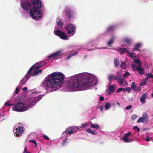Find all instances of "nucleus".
<instances>
[{
  "mask_svg": "<svg viewBox=\"0 0 153 153\" xmlns=\"http://www.w3.org/2000/svg\"><path fill=\"white\" fill-rule=\"evenodd\" d=\"M31 2L33 7L32 8L40 9L41 8L40 0H31Z\"/></svg>",
  "mask_w": 153,
  "mask_h": 153,
  "instance_id": "obj_9",
  "label": "nucleus"
},
{
  "mask_svg": "<svg viewBox=\"0 0 153 153\" xmlns=\"http://www.w3.org/2000/svg\"><path fill=\"white\" fill-rule=\"evenodd\" d=\"M87 132L90 133V134L92 135H96L97 134V132H94L92 131L91 129L90 128H88L87 129Z\"/></svg>",
  "mask_w": 153,
  "mask_h": 153,
  "instance_id": "obj_28",
  "label": "nucleus"
},
{
  "mask_svg": "<svg viewBox=\"0 0 153 153\" xmlns=\"http://www.w3.org/2000/svg\"><path fill=\"white\" fill-rule=\"evenodd\" d=\"M39 9L31 8L30 11V15L31 17L35 20H37L42 18V14Z\"/></svg>",
  "mask_w": 153,
  "mask_h": 153,
  "instance_id": "obj_5",
  "label": "nucleus"
},
{
  "mask_svg": "<svg viewBox=\"0 0 153 153\" xmlns=\"http://www.w3.org/2000/svg\"><path fill=\"white\" fill-rule=\"evenodd\" d=\"M146 84V83H144L142 82H140L139 84V86H143Z\"/></svg>",
  "mask_w": 153,
  "mask_h": 153,
  "instance_id": "obj_52",
  "label": "nucleus"
},
{
  "mask_svg": "<svg viewBox=\"0 0 153 153\" xmlns=\"http://www.w3.org/2000/svg\"><path fill=\"white\" fill-rule=\"evenodd\" d=\"M143 80L145 81H147L148 80V77L145 78H144V79H143Z\"/></svg>",
  "mask_w": 153,
  "mask_h": 153,
  "instance_id": "obj_57",
  "label": "nucleus"
},
{
  "mask_svg": "<svg viewBox=\"0 0 153 153\" xmlns=\"http://www.w3.org/2000/svg\"><path fill=\"white\" fill-rule=\"evenodd\" d=\"M146 76H147L148 78L153 79V75L149 73H146L145 74Z\"/></svg>",
  "mask_w": 153,
  "mask_h": 153,
  "instance_id": "obj_38",
  "label": "nucleus"
},
{
  "mask_svg": "<svg viewBox=\"0 0 153 153\" xmlns=\"http://www.w3.org/2000/svg\"><path fill=\"white\" fill-rule=\"evenodd\" d=\"M65 76L60 72H54L47 76L43 87L49 92L53 91L52 89L61 86L64 82Z\"/></svg>",
  "mask_w": 153,
  "mask_h": 153,
  "instance_id": "obj_2",
  "label": "nucleus"
},
{
  "mask_svg": "<svg viewBox=\"0 0 153 153\" xmlns=\"http://www.w3.org/2000/svg\"><path fill=\"white\" fill-rule=\"evenodd\" d=\"M90 126L91 128L94 129H98L99 128V126L97 124H92Z\"/></svg>",
  "mask_w": 153,
  "mask_h": 153,
  "instance_id": "obj_29",
  "label": "nucleus"
},
{
  "mask_svg": "<svg viewBox=\"0 0 153 153\" xmlns=\"http://www.w3.org/2000/svg\"><path fill=\"white\" fill-rule=\"evenodd\" d=\"M134 63L137 64L139 66H141V62L138 59H136L134 60Z\"/></svg>",
  "mask_w": 153,
  "mask_h": 153,
  "instance_id": "obj_34",
  "label": "nucleus"
},
{
  "mask_svg": "<svg viewBox=\"0 0 153 153\" xmlns=\"http://www.w3.org/2000/svg\"><path fill=\"white\" fill-rule=\"evenodd\" d=\"M69 88L72 91L88 89L93 86V82L90 78L87 76H82L77 79L70 78L68 81Z\"/></svg>",
  "mask_w": 153,
  "mask_h": 153,
  "instance_id": "obj_1",
  "label": "nucleus"
},
{
  "mask_svg": "<svg viewBox=\"0 0 153 153\" xmlns=\"http://www.w3.org/2000/svg\"><path fill=\"white\" fill-rule=\"evenodd\" d=\"M24 131V129L23 127H19L16 129V132L14 133V135L16 137H20L23 133Z\"/></svg>",
  "mask_w": 153,
  "mask_h": 153,
  "instance_id": "obj_14",
  "label": "nucleus"
},
{
  "mask_svg": "<svg viewBox=\"0 0 153 153\" xmlns=\"http://www.w3.org/2000/svg\"><path fill=\"white\" fill-rule=\"evenodd\" d=\"M104 97H103L102 96H100V100L101 101H102L104 100Z\"/></svg>",
  "mask_w": 153,
  "mask_h": 153,
  "instance_id": "obj_51",
  "label": "nucleus"
},
{
  "mask_svg": "<svg viewBox=\"0 0 153 153\" xmlns=\"http://www.w3.org/2000/svg\"><path fill=\"white\" fill-rule=\"evenodd\" d=\"M76 127V130H77L79 129V128L78 127V126H77L76 127Z\"/></svg>",
  "mask_w": 153,
  "mask_h": 153,
  "instance_id": "obj_60",
  "label": "nucleus"
},
{
  "mask_svg": "<svg viewBox=\"0 0 153 153\" xmlns=\"http://www.w3.org/2000/svg\"><path fill=\"white\" fill-rule=\"evenodd\" d=\"M76 131L75 127L72 126L66 129L65 132L68 135H71L74 133H76Z\"/></svg>",
  "mask_w": 153,
  "mask_h": 153,
  "instance_id": "obj_11",
  "label": "nucleus"
},
{
  "mask_svg": "<svg viewBox=\"0 0 153 153\" xmlns=\"http://www.w3.org/2000/svg\"><path fill=\"white\" fill-rule=\"evenodd\" d=\"M137 117V116L136 114L133 115L132 116H131V119H132L133 120H135Z\"/></svg>",
  "mask_w": 153,
  "mask_h": 153,
  "instance_id": "obj_42",
  "label": "nucleus"
},
{
  "mask_svg": "<svg viewBox=\"0 0 153 153\" xmlns=\"http://www.w3.org/2000/svg\"><path fill=\"white\" fill-rule=\"evenodd\" d=\"M136 71H137L139 74L140 75H142L144 74L145 73V70L142 68L140 69H138Z\"/></svg>",
  "mask_w": 153,
  "mask_h": 153,
  "instance_id": "obj_26",
  "label": "nucleus"
},
{
  "mask_svg": "<svg viewBox=\"0 0 153 153\" xmlns=\"http://www.w3.org/2000/svg\"><path fill=\"white\" fill-rule=\"evenodd\" d=\"M111 106V105L109 103H106L105 104V108L106 110H107Z\"/></svg>",
  "mask_w": 153,
  "mask_h": 153,
  "instance_id": "obj_37",
  "label": "nucleus"
},
{
  "mask_svg": "<svg viewBox=\"0 0 153 153\" xmlns=\"http://www.w3.org/2000/svg\"><path fill=\"white\" fill-rule=\"evenodd\" d=\"M122 91H123V88H120L117 90V93H119Z\"/></svg>",
  "mask_w": 153,
  "mask_h": 153,
  "instance_id": "obj_49",
  "label": "nucleus"
},
{
  "mask_svg": "<svg viewBox=\"0 0 153 153\" xmlns=\"http://www.w3.org/2000/svg\"><path fill=\"white\" fill-rule=\"evenodd\" d=\"M114 64L115 67L117 68L119 67L120 63H119V60L117 58H115L114 60Z\"/></svg>",
  "mask_w": 153,
  "mask_h": 153,
  "instance_id": "obj_21",
  "label": "nucleus"
},
{
  "mask_svg": "<svg viewBox=\"0 0 153 153\" xmlns=\"http://www.w3.org/2000/svg\"><path fill=\"white\" fill-rule=\"evenodd\" d=\"M65 11H66V13L68 15V17L70 18L73 16L72 12H71V10L68 8H65Z\"/></svg>",
  "mask_w": 153,
  "mask_h": 153,
  "instance_id": "obj_16",
  "label": "nucleus"
},
{
  "mask_svg": "<svg viewBox=\"0 0 153 153\" xmlns=\"http://www.w3.org/2000/svg\"><path fill=\"white\" fill-rule=\"evenodd\" d=\"M132 68L133 70L135 71H136L137 70L140 69L142 68L141 66H137L136 65H132Z\"/></svg>",
  "mask_w": 153,
  "mask_h": 153,
  "instance_id": "obj_25",
  "label": "nucleus"
},
{
  "mask_svg": "<svg viewBox=\"0 0 153 153\" xmlns=\"http://www.w3.org/2000/svg\"><path fill=\"white\" fill-rule=\"evenodd\" d=\"M123 92H130L131 91V88L130 87H125L123 88Z\"/></svg>",
  "mask_w": 153,
  "mask_h": 153,
  "instance_id": "obj_35",
  "label": "nucleus"
},
{
  "mask_svg": "<svg viewBox=\"0 0 153 153\" xmlns=\"http://www.w3.org/2000/svg\"><path fill=\"white\" fill-rule=\"evenodd\" d=\"M131 134V133L130 132H128V133H126L124 135L123 139V140L124 142L126 143H130L131 142L133 141V140L129 139L128 137Z\"/></svg>",
  "mask_w": 153,
  "mask_h": 153,
  "instance_id": "obj_13",
  "label": "nucleus"
},
{
  "mask_svg": "<svg viewBox=\"0 0 153 153\" xmlns=\"http://www.w3.org/2000/svg\"><path fill=\"white\" fill-rule=\"evenodd\" d=\"M29 108L25 103L18 102L13 105L12 110L17 112H23L27 110Z\"/></svg>",
  "mask_w": 153,
  "mask_h": 153,
  "instance_id": "obj_3",
  "label": "nucleus"
},
{
  "mask_svg": "<svg viewBox=\"0 0 153 153\" xmlns=\"http://www.w3.org/2000/svg\"><path fill=\"white\" fill-rule=\"evenodd\" d=\"M147 96V93H144L142 95L141 97L140 98V101L142 103L144 104L146 102L145 100L146 99Z\"/></svg>",
  "mask_w": 153,
  "mask_h": 153,
  "instance_id": "obj_18",
  "label": "nucleus"
},
{
  "mask_svg": "<svg viewBox=\"0 0 153 153\" xmlns=\"http://www.w3.org/2000/svg\"><path fill=\"white\" fill-rule=\"evenodd\" d=\"M115 80L118 81L119 83L122 86H123V83L125 81V79L122 78V74L118 72H117L116 75L115 76Z\"/></svg>",
  "mask_w": 153,
  "mask_h": 153,
  "instance_id": "obj_8",
  "label": "nucleus"
},
{
  "mask_svg": "<svg viewBox=\"0 0 153 153\" xmlns=\"http://www.w3.org/2000/svg\"><path fill=\"white\" fill-rule=\"evenodd\" d=\"M29 142H30L33 143L34 144V147H36L37 143L36 140H33V139H31L29 141Z\"/></svg>",
  "mask_w": 153,
  "mask_h": 153,
  "instance_id": "obj_40",
  "label": "nucleus"
},
{
  "mask_svg": "<svg viewBox=\"0 0 153 153\" xmlns=\"http://www.w3.org/2000/svg\"><path fill=\"white\" fill-rule=\"evenodd\" d=\"M120 67L122 69H125L126 68V63L125 62H121Z\"/></svg>",
  "mask_w": 153,
  "mask_h": 153,
  "instance_id": "obj_32",
  "label": "nucleus"
},
{
  "mask_svg": "<svg viewBox=\"0 0 153 153\" xmlns=\"http://www.w3.org/2000/svg\"><path fill=\"white\" fill-rule=\"evenodd\" d=\"M27 88L26 87H25L22 88V90L25 91H27Z\"/></svg>",
  "mask_w": 153,
  "mask_h": 153,
  "instance_id": "obj_53",
  "label": "nucleus"
},
{
  "mask_svg": "<svg viewBox=\"0 0 153 153\" xmlns=\"http://www.w3.org/2000/svg\"><path fill=\"white\" fill-rule=\"evenodd\" d=\"M135 55L134 54V53H130V52H128L127 53V55L129 57H131V58H132L133 57V56H134Z\"/></svg>",
  "mask_w": 153,
  "mask_h": 153,
  "instance_id": "obj_39",
  "label": "nucleus"
},
{
  "mask_svg": "<svg viewBox=\"0 0 153 153\" xmlns=\"http://www.w3.org/2000/svg\"><path fill=\"white\" fill-rule=\"evenodd\" d=\"M65 140L63 141V142H62V145H64L65 144Z\"/></svg>",
  "mask_w": 153,
  "mask_h": 153,
  "instance_id": "obj_55",
  "label": "nucleus"
},
{
  "mask_svg": "<svg viewBox=\"0 0 153 153\" xmlns=\"http://www.w3.org/2000/svg\"><path fill=\"white\" fill-rule=\"evenodd\" d=\"M115 38L114 37H111L110 40L107 42V45L108 46H110L114 42V40Z\"/></svg>",
  "mask_w": 153,
  "mask_h": 153,
  "instance_id": "obj_23",
  "label": "nucleus"
},
{
  "mask_svg": "<svg viewBox=\"0 0 153 153\" xmlns=\"http://www.w3.org/2000/svg\"><path fill=\"white\" fill-rule=\"evenodd\" d=\"M131 88L133 89L134 91H135L139 90V87H137L135 85V82H132V84H131Z\"/></svg>",
  "mask_w": 153,
  "mask_h": 153,
  "instance_id": "obj_22",
  "label": "nucleus"
},
{
  "mask_svg": "<svg viewBox=\"0 0 153 153\" xmlns=\"http://www.w3.org/2000/svg\"><path fill=\"white\" fill-rule=\"evenodd\" d=\"M77 54V52H74V53H73L71 54V55H74H74H75Z\"/></svg>",
  "mask_w": 153,
  "mask_h": 153,
  "instance_id": "obj_54",
  "label": "nucleus"
},
{
  "mask_svg": "<svg viewBox=\"0 0 153 153\" xmlns=\"http://www.w3.org/2000/svg\"><path fill=\"white\" fill-rule=\"evenodd\" d=\"M19 88L18 87L16 88V89L15 92H14V93L16 94H17L19 93Z\"/></svg>",
  "mask_w": 153,
  "mask_h": 153,
  "instance_id": "obj_46",
  "label": "nucleus"
},
{
  "mask_svg": "<svg viewBox=\"0 0 153 153\" xmlns=\"http://www.w3.org/2000/svg\"><path fill=\"white\" fill-rule=\"evenodd\" d=\"M56 22H57V25L59 27V28H62L63 25V22L61 21V20L58 18L57 19Z\"/></svg>",
  "mask_w": 153,
  "mask_h": 153,
  "instance_id": "obj_20",
  "label": "nucleus"
},
{
  "mask_svg": "<svg viewBox=\"0 0 153 153\" xmlns=\"http://www.w3.org/2000/svg\"><path fill=\"white\" fill-rule=\"evenodd\" d=\"M73 56V55L70 54L69 55V56H67V57H66V59H70V58H71V57H72Z\"/></svg>",
  "mask_w": 153,
  "mask_h": 153,
  "instance_id": "obj_48",
  "label": "nucleus"
},
{
  "mask_svg": "<svg viewBox=\"0 0 153 153\" xmlns=\"http://www.w3.org/2000/svg\"><path fill=\"white\" fill-rule=\"evenodd\" d=\"M117 104L119 106L120 105V104L118 102H117Z\"/></svg>",
  "mask_w": 153,
  "mask_h": 153,
  "instance_id": "obj_62",
  "label": "nucleus"
},
{
  "mask_svg": "<svg viewBox=\"0 0 153 153\" xmlns=\"http://www.w3.org/2000/svg\"><path fill=\"white\" fill-rule=\"evenodd\" d=\"M114 87L113 86H111L109 87L108 90L109 92H114Z\"/></svg>",
  "mask_w": 153,
  "mask_h": 153,
  "instance_id": "obj_36",
  "label": "nucleus"
},
{
  "mask_svg": "<svg viewBox=\"0 0 153 153\" xmlns=\"http://www.w3.org/2000/svg\"><path fill=\"white\" fill-rule=\"evenodd\" d=\"M148 119V115L146 113H143V114L142 117H140L137 120V123L140 122H147Z\"/></svg>",
  "mask_w": 153,
  "mask_h": 153,
  "instance_id": "obj_12",
  "label": "nucleus"
},
{
  "mask_svg": "<svg viewBox=\"0 0 153 153\" xmlns=\"http://www.w3.org/2000/svg\"><path fill=\"white\" fill-rule=\"evenodd\" d=\"M141 46V44L140 43H138L136 44L133 50V51H134L135 50L139 51L138 48H140Z\"/></svg>",
  "mask_w": 153,
  "mask_h": 153,
  "instance_id": "obj_24",
  "label": "nucleus"
},
{
  "mask_svg": "<svg viewBox=\"0 0 153 153\" xmlns=\"http://www.w3.org/2000/svg\"><path fill=\"white\" fill-rule=\"evenodd\" d=\"M133 129L134 130L138 132H139V131H140V129H139V128L137 127V126H134L133 127Z\"/></svg>",
  "mask_w": 153,
  "mask_h": 153,
  "instance_id": "obj_41",
  "label": "nucleus"
},
{
  "mask_svg": "<svg viewBox=\"0 0 153 153\" xmlns=\"http://www.w3.org/2000/svg\"><path fill=\"white\" fill-rule=\"evenodd\" d=\"M152 71H153V70H152Z\"/></svg>",
  "mask_w": 153,
  "mask_h": 153,
  "instance_id": "obj_63",
  "label": "nucleus"
},
{
  "mask_svg": "<svg viewBox=\"0 0 153 153\" xmlns=\"http://www.w3.org/2000/svg\"><path fill=\"white\" fill-rule=\"evenodd\" d=\"M118 52L121 54H123L125 53L129 52L127 48H121L118 50Z\"/></svg>",
  "mask_w": 153,
  "mask_h": 153,
  "instance_id": "obj_19",
  "label": "nucleus"
},
{
  "mask_svg": "<svg viewBox=\"0 0 153 153\" xmlns=\"http://www.w3.org/2000/svg\"><path fill=\"white\" fill-rule=\"evenodd\" d=\"M132 108V106L131 105H129V106H126L125 107V109L126 110H128Z\"/></svg>",
  "mask_w": 153,
  "mask_h": 153,
  "instance_id": "obj_47",
  "label": "nucleus"
},
{
  "mask_svg": "<svg viewBox=\"0 0 153 153\" xmlns=\"http://www.w3.org/2000/svg\"><path fill=\"white\" fill-rule=\"evenodd\" d=\"M124 40L125 42L128 45L131 44V39L128 38H125Z\"/></svg>",
  "mask_w": 153,
  "mask_h": 153,
  "instance_id": "obj_31",
  "label": "nucleus"
},
{
  "mask_svg": "<svg viewBox=\"0 0 153 153\" xmlns=\"http://www.w3.org/2000/svg\"><path fill=\"white\" fill-rule=\"evenodd\" d=\"M60 53V51H58L56 52L52 53V54L49 56L48 58H56L59 56V54Z\"/></svg>",
  "mask_w": 153,
  "mask_h": 153,
  "instance_id": "obj_17",
  "label": "nucleus"
},
{
  "mask_svg": "<svg viewBox=\"0 0 153 153\" xmlns=\"http://www.w3.org/2000/svg\"><path fill=\"white\" fill-rule=\"evenodd\" d=\"M23 153H29L28 152L27 150L26 147H25L24 148V152H23Z\"/></svg>",
  "mask_w": 153,
  "mask_h": 153,
  "instance_id": "obj_50",
  "label": "nucleus"
},
{
  "mask_svg": "<svg viewBox=\"0 0 153 153\" xmlns=\"http://www.w3.org/2000/svg\"><path fill=\"white\" fill-rule=\"evenodd\" d=\"M146 140L147 141H149L150 140V139L148 138H146Z\"/></svg>",
  "mask_w": 153,
  "mask_h": 153,
  "instance_id": "obj_58",
  "label": "nucleus"
},
{
  "mask_svg": "<svg viewBox=\"0 0 153 153\" xmlns=\"http://www.w3.org/2000/svg\"><path fill=\"white\" fill-rule=\"evenodd\" d=\"M43 138H44V139L47 140H49V138L48 137H47V136L46 135H43Z\"/></svg>",
  "mask_w": 153,
  "mask_h": 153,
  "instance_id": "obj_44",
  "label": "nucleus"
},
{
  "mask_svg": "<svg viewBox=\"0 0 153 153\" xmlns=\"http://www.w3.org/2000/svg\"><path fill=\"white\" fill-rule=\"evenodd\" d=\"M55 35L59 36L61 39L63 40L67 39V36L64 33L59 30H57L55 32Z\"/></svg>",
  "mask_w": 153,
  "mask_h": 153,
  "instance_id": "obj_10",
  "label": "nucleus"
},
{
  "mask_svg": "<svg viewBox=\"0 0 153 153\" xmlns=\"http://www.w3.org/2000/svg\"><path fill=\"white\" fill-rule=\"evenodd\" d=\"M41 65H38L37 64H35L30 67L28 72H27L26 77H27V79L31 76H33L38 74L39 72L42 71L41 70H38L40 67Z\"/></svg>",
  "mask_w": 153,
  "mask_h": 153,
  "instance_id": "obj_4",
  "label": "nucleus"
},
{
  "mask_svg": "<svg viewBox=\"0 0 153 153\" xmlns=\"http://www.w3.org/2000/svg\"><path fill=\"white\" fill-rule=\"evenodd\" d=\"M90 122L89 123H86L82 124V126H80V128H83L85 127L86 126H88L89 125V124H90Z\"/></svg>",
  "mask_w": 153,
  "mask_h": 153,
  "instance_id": "obj_33",
  "label": "nucleus"
},
{
  "mask_svg": "<svg viewBox=\"0 0 153 153\" xmlns=\"http://www.w3.org/2000/svg\"><path fill=\"white\" fill-rule=\"evenodd\" d=\"M115 75L114 74H112L108 76V79L111 82L114 79L115 80Z\"/></svg>",
  "mask_w": 153,
  "mask_h": 153,
  "instance_id": "obj_30",
  "label": "nucleus"
},
{
  "mask_svg": "<svg viewBox=\"0 0 153 153\" xmlns=\"http://www.w3.org/2000/svg\"><path fill=\"white\" fill-rule=\"evenodd\" d=\"M103 107H101L100 108V110L101 111H103Z\"/></svg>",
  "mask_w": 153,
  "mask_h": 153,
  "instance_id": "obj_59",
  "label": "nucleus"
},
{
  "mask_svg": "<svg viewBox=\"0 0 153 153\" xmlns=\"http://www.w3.org/2000/svg\"><path fill=\"white\" fill-rule=\"evenodd\" d=\"M13 105L12 104H10L9 102H6L5 103V105L7 106H13Z\"/></svg>",
  "mask_w": 153,
  "mask_h": 153,
  "instance_id": "obj_45",
  "label": "nucleus"
},
{
  "mask_svg": "<svg viewBox=\"0 0 153 153\" xmlns=\"http://www.w3.org/2000/svg\"><path fill=\"white\" fill-rule=\"evenodd\" d=\"M151 97L153 98V93L151 94Z\"/></svg>",
  "mask_w": 153,
  "mask_h": 153,
  "instance_id": "obj_61",
  "label": "nucleus"
},
{
  "mask_svg": "<svg viewBox=\"0 0 153 153\" xmlns=\"http://www.w3.org/2000/svg\"><path fill=\"white\" fill-rule=\"evenodd\" d=\"M147 81H145V80H142V81L141 82V83H146Z\"/></svg>",
  "mask_w": 153,
  "mask_h": 153,
  "instance_id": "obj_56",
  "label": "nucleus"
},
{
  "mask_svg": "<svg viewBox=\"0 0 153 153\" xmlns=\"http://www.w3.org/2000/svg\"><path fill=\"white\" fill-rule=\"evenodd\" d=\"M42 97V96L40 95L35 97H33L27 100V106L31 108L38 101L40 100Z\"/></svg>",
  "mask_w": 153,
  "mask_h": 153,
  "instance_id": "obj_6",
  "label": "nucleus"
},
{
  "mask_svg": "<svg viewBox=\"0 0 153 153\" xmlns=\"http://www.w3.org/2000/svg\"><path fill=\"white\" fill-rule=\"evenodd\" d=\"M130 75V74L129 72H126L123 75L124 76H128Z\"/></svg>",
  "mask_w": 153,
  "mask_h": 153,
  "instance_id": "obj_43",
  "label": "nucleus"
},
{
  "mask_svg": "<svg viewBox=\"0 0 153 153\" xmlns=\"http://www.w3.org/2000/svg\"><path fill=\"white\" fill-rule=\"evenodd\" d=\"M75 27L73 25L69 24L68 27H66V30L68 31V33L69 34H71L74 32Z\"/></svg>",
  "mask_w": 153,
  "mask_h": 153,
  "instance_id": "obj_15",
  "label": "nucleus"
},
{
  "mask_svg": "<svg viewBox=\"0 0 153 153\" xmlns=\"http://www.w3.org/2000/svg\"><path fill=\"white\" fill-rule=\"evenodd\" d=\"M115 29V27L114 26H111L108 27L107 29V32H110L114 31Z\"/></svg>",
  "mask_w": 153,
  "mask_h": 153,
  "instance_id": "obj_27",
  "label": "nucleus"
},
{
  "mask_svg": "<svg viewBox=\"0 0 153 153\" xmlns=\"http://www.w3.org/2000/svg\"><path fill=\"white\" fill-rule=\"evenodd\" d=\"M21 6L23 9L28 10L30 8V1L29 0H21Z\"/></svg>",
  "mask_w": 153,
  "mask_h": 153,
  "instance_id": "obj_7",
  "label": "nucleus"
}]
</instances>
